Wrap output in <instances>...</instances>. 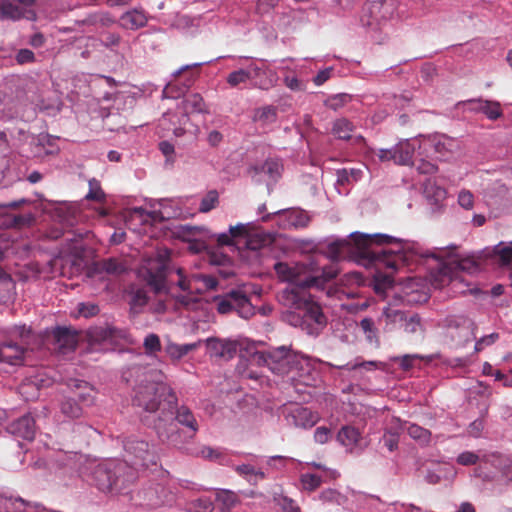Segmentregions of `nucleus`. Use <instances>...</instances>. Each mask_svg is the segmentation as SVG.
<instances>
[{"mask_svg": "<svg viewBox=\"0 0 512 512\" xmlns=\"http://www.w3.org/2000/svg\"><path fill=\"white\" fill-rule=\"evenodd\" d=\"M319 499L323 503L336 504L343 506L347 503V497L333 488H327L319 494Z\"/></svg>", "mask_w": 512, "mask_h": 512, "instance_id": "obj_40", "label": "nucleus"}, {"mask_svg": "<svg viewBox=\"0 0 512 512\" xmlns=\"http://www.w3.org/2000/svg\"><path fill=\"white\" fill-rule=\"evenodd\" d=\"M406 430L408 435L421 445H428L431 441V432L417 424H409Z\"/></svg>", "mask_w": 512, "mask_h": 512, "instance_id": "obj_39", "label": "nucleus"}, {"mask_svg": "<svg viewBox=\"0 0 512 512\" xmlns=\"http://www.w3.org/2000/svg\"><path fill=\"white\" fill-rule=\"evenodd\" d=\"M169 200H149V209L142 206L136 207L130 204V232L139 237L143 234L141 243L135 242L133 247L130 245V260L135 257L131 253L135 250L138 255L142 256V263L138 269V276L147 283L154 293L171 294L176 304L183 307H190L195 303L196 299L191 294H172L171 286L174 284L172 276L176 274L179 279L175 284L183 291L189 289L185 281L183 270L175 268L170 259V251L165 247H154L151 243V251H143V246L152 242L151 235L148 230L152 224L168 220L175 216V212L170 210L168 206Z\"/></svg>", "mask_w": 512, "mask_h": 512, "instance_id": "obj_2", "label": "nucleus"}, {"mask_svg": "<svg viewBox=\"0 0 512 512\" xmlns=\"http://www.w3.org/2000/svg\"><path fill=\"white\" fill-rule=\"evenodd\" d=\"M197 347L198 343L180 345L170 342L165 346V352L171 359L180 360L182 357L187 355L190 351L195 350Z\"/></svg>", "mask_w": 512, "mask_h": 512, "instance_id": "obj_35", "label": "nucleus"}, {"mask_svg": "<svg viewBox=\"0 0 512 512\" xmlns=\"http://www.w3.org/2000/svg\"><path fill=\"white\" fill-rule=\"evenodd\" d=\"M131 455L133 459H130V470L140 471L157 465V455L153 446L145 440L130 442Z\"/></svg>", "mask_w": 512, "mask_h": 512, "instance_id": "obj_13", "label": "nucleus"}, {"mask_svg": "<svg viewBox=\"0 0 512 512\" xmlns=\"http://www.w3.org/2000/svg\"><path fill=\"white\" fill-rule=\"evenodd\" d=\"M499 338H500V335L497 332H493L488 335H484L480 338L476 337V339H474L475 340L474 352L479 353V352L483 351L485 348L496 343L499 340Z\"/></svg>", "mask_w": 512, "mask_h": 512, "instance_id": "obj_51", "label": "nucleus"}, {"mask_svg": "<svg viewBox=\"0 0 512 512\" xmlns=\"http://www.w3.org/2000/svg\"><path fill=\"white\" fill-rule=\"evenodd\" d=\"M448 335L459 346L476 339V323L466 316H452L446 320Z\"/></svg>", "mask_w": 512, "mask_h": 512, "instance_id": "obj_10", "label": "nucleus"}, {"mask_svg": "<svg viewBox=\"0 0 512 512\" xmlns=\"http://www.w3.org/2000/svg\"><path fill=\"white\" fill-rule=\"evenodd\" d=\"M275 500L284 512H300V508L296 502L287 496H279L275 498Z\"/></svg>", "mask_w": 512, "mask_h": 512, "instance_id": "obj_61", "label": "nucleus"}, {"mask_svg": "<svg viewBox=\"0 0 512 512\" xmlns=\"http://www.w3.org/2000/svg\"><path fill=\"white\" fill-rule=\"evenodd\" d=\"M383 446L386 447L389 452H394L398 448L399 435L391 431H386L381 439Z\"/></svg>", "mask_w": 512, "mask_h": 512, "instance_id": "obj_60", "label": "nucleus"}, {"mask_svg": "<svg viewBox=\"0 0 512 512\" xmlns=\"http://www.w3.org/2000/svg\"><path fill=\"white\" fill-rule=\"evenodd\" d=\"M168 493L163 485L152 483L149 486L138 491L137 494L130 495V500H135L137 505L148 508H157L168 501Z\"/></svg>", "mask_w": 512, "mask_h": 512, "instance_id": "obj_17", "label": "nucleus"}, {"mask_svg": "<svg viewBox=\"0 0 512 512\" xmlns=\"http://www.w3.org/2000/svg\"><path fill=\"white\" fill-rule=\"evenodd\" d=\"M355 129L353 123L347 118H339L333 122L332 134L340 140L352 139V133Z\"/></svg>", "mask_w": 512, "mask_h": 512, "instance_id": "obj_32", "label": "nucleus"}, {"mask_svg": "<svg viewBox=\"0 0 512 512\" xmlns=\"http://www.w3.org/2000/svg\"><path fill=\"white\" fill-rule=\"evenodd\" d=\"M147 16L142 10H130V29H138L146 25Z\"/></svg>", "mask_w": 512, "mask_h": 512, "instance_id": "obj_58", "label": "nucleus"}, {"mask_svg": "<svg viewBox=\"0 0 512 512\" xmlns=\"http://www.w3.org/2000/svg\"><path fill=\"white\" fill-rule=\"evenodd\" d=\"M183 105L187 113H205L207 111L204 99L197 93L188 95L183 100Z\"/></svg>", "mask_w": 512, "mask_h": 512, "instance_id": "obj_37", "label": "nucleus"}, {"mask_svg": "<svg viewBox=\"0 0 512 512\" xmlns=\"http://www.w3.org/2000/svg\"><path fill=\"white\" fill-rule=\"evenodd\" d=\"M195 79V74H191L186 80L181 88H176V86L172 83H168L163 91H162V97L163 98H172L177 99L184 95L185 91L191 86Z\"/></svg>", "mask_w": 512, "mask_h": 512, "instance_id": "obj_38", "label": "nucleus"}, {"mask_svg": "<svg viewBox=\"0 0 512 512\" xmlns=\"http://www.w3.org/2000/svg\"><path fill=\"white\" fill-rule=\"evenodd\" d=\"M155 89V86L151 83L142 84L141 86L130 85V99H146L153 94Z\"/></svg>", "mask_w": 512, "mask_h": 512, "instance_id": "obj_47", "label": "nucleus"}, {"mask_svg": "<svg viewBox=\"0 0 512 512\" xmlns=\"http://www.w3.org/2000/svg\"><path fill=\"white\" fill-rule=\"evenodd\" d=\"M309 220V216L303 210L288 211L289 224L296 228L307 226Z\"/></svg>", "mask_w": 512, "mask_h": 512, "instance_id": "obj_55", "label": "nucleus"}, {"mask_svg": "<svg viewBox=\"0 0 512 512\" xmlns=\"http://www.w3.org/2000/svg\"><path fill=\"white\" fill-rule=\"evenodd\" d=\"M31 221L30 215H14L0 211V227L21 228Z\"/></svg>", "mask_w": 512, "mask_h": 512, "instance_id": "obj_34", "label": "nucleus"}, {"mask_svg": "<svg viewBox=\"0 0 512 512\" xmlns=\"http://www.w3.org/2000/svg\"><path fill=\"white\" fill-rule=\"evenodd\" d=\"M7 431L16 437L32 441L36 433L35 420L30 414L23 415L10 422Z\"/></svg>", "mask_w": 512, "mask_h": 512, "instance_id": "obj_19", "label": "nucleus"}, {"mask_svg": "<svg viewBox=\"0 0 512 512\" xmlns=\"http://www.w3.org/2000/svg\"><path fill=\"white\" fill-rule=\"evenodd\" d=\"M234 470L244 478L250 485H257L260 481L267 478V473L260 468H256L251 463L237 465Z\"/></svg>", "mask_w": 512, "mask_h": 512, "instance_id": "obj_28", "label": "nucleus"}, {"mask_svg": "<svg viewBox=\"0 0 512 512\" xmlns=\"http://www.w3.org/2000/svg\"><path fill=\"white\" fill-rule=\"evenodd\" d=\"M174 420L178 425L182 426L190 438H193L199 431L200 425L194 412L185 404L179 405L178 397L175 393V405L171 409L168 406L161 409L156 430L159 438L171 444L176 443V438L179 437V430H172L169 432L166 428H162L161 423L166 419Z\"/></svg>", "mask_w": 512, "mask_h": 512, "instance_id": "obj_6", "label": "nucleus"}, {"mask_svg": "<svg viewBox=\"0 0 512 512\" xmlns=\"http://www.w3.org/2000/svg\"><path fill=\"white\" fill-rule=\"evenodd\" d=\"M248 81H250L249 74L245 68L232 71L226 78V82L231 88L239 87L242 84L245 85Z\"/></svg>", "mask_w": 512, "mask_h": 512, "instance_id": "obj_44", "label": "nucleus"}, {"mask_svg": "<svg viewBox=\"0 0 512 512\" xmlns=\"http://www.w3.org/2000/svg\"><path fill=\"white\" fill-rule=\"evenodd\" d=\"M219 194L216 190H210L202 199L199 206V211L207 213L215 208L218 203Z\"/></svg>", "mask_w": 512, "mask_h": 512, "instance_id": "obj_54", "label": "nucleus"}, {"mask_svg": "<svg viewBox=\"0 0 512 512\" xmlns=\"http://www.w3.org/2000/svg\"><path fill=\"white\" fill-rule=\"evenodd\" d=\"M289 461H294V459L283 455H273L266 457L265 463L268 469L284 471Z\"/></svg>", "mask_w": 512, "mask_h": 512, "instance_id": "obj_45", "label": "nucleus"}, {"mask_svg": "<svg viewBox=\"0 0 512 512\" xmlns=\"http://www.w3.org/2000/svg\"><path fill=\"white\" fill-rule=\"evenodd\" d=\"M390 5L383 0H368L363 8L361 23L365 27L375 29L390 17Z\"/></svg>", "mask_w": 512, "mask_h": 512, "instance_id": "obj_14", "label": "nucleus"}, {"mask_svg": "<svg viewBox=\"0 0 512 512\" xmlns=\"http://www.w3.org/2000/svg\"><path fill=\"white\" fill-rule=\"evenodd\" d=\"M297 353L290 346L282 345L256 352L253 358L259 365L267 366L272 373L285 375L290 373Z\"/></svg>", "mask_w": 512, "mask_h": 512, "instance_id": "obj_7", "label": "nucleus"}, {"mask_svg": "<svg viewBox=\"0 0 512 512\" xmlns=\"http://www.w3.org/2000/svg\"><path fill=\"white\" fill-rule=\"evenodd\" d=\"M408 251L435 261V266L430 268L435 288L440 289L449 285L462 271L472 273L478 269V264L474 260L462 259L454 251L433 248L419 252L408 242L383 233L367 234L355 231L345 238H333L327 244V255L333 261L354 258L367 261L369 264L383 265L392 271L398 269L399 261L409 260Z\"/></svg>", "mask_w": 512, "mask_h": 512, "instance_id": "obj_1", "label": "nucleus"}, {"mask_svg": "<svg viewBox=\"0 0 512 512\" xmlns=\"http://www.w3.org/2000/svg\"><path fill=\"white\" fill-rule=\"evenodd\" d=\"M277 109L271 105L260 107L255 110L253 121L266 130L277 121Z\"/></svg>", "mask_w": 512, "mask_h": 512, "instance_id": "obj_30", "label": "nucleus"}, {"mask_svg": "<svg viewBox=\"0 0 512 512\" xmlns=\"http://www.w3.org/2000/svg\"><path fill=\"white\" fill-rule=\"evenodd\" d=\"M61 413L70 419L82 416L83 410L74 397H65L60 403Z\"/></svg>", "mask_w": 512, "mask_h": 512, "instance_id": "obj_36", "label": "nucleus"}, {"mask_svg": "<svg viewBox=\"0 0 512 512\" xmlns=\"http://www.w3.org/2000/svg\"><path fill=\"white\" fill-rule=\"evenodd\" d=\"M274 269L278 276L288 283L279 294V301L289 309L285 315L286 321L294 327H300L309 335H318L326 325L327 319L321 306L307 288L323 287L336 278L337 265H320L316 260L308 258L304 262L294 264L277 262Z\"/></svg>", "mask_w": 512, "mask_h": 512, "instance_id": "obj_3", "label": "nucleus"}, {"mask_svg": "<svg viewBox=\"0 0 512 512\" xmlns=\"http://www.w3.org/2000/svg\"><path fill=\"white\" fill-rule=\"evenodd\" d=\"M395 163L400 165H409L413 157V149L409 143H401L394 146Z\"/></svg>", "mask_w": 512, "mask_h": 512, "instance_id": "obj_41", "label": "nucleus"}, {"mask_svg": "<svg viewBox=\"0 0 512 512\" xmlns=\"http://www.w3.org/2000/svg\"><path fill=\"white\" fill-rule=\"evenodd\" d=\"M315 364L316 362L312 358L297 353L290 371L293 373L291 378L306 387L315 386L319 377Z\"/></svg>", "mask_w": 512, "mask_h": 512, "instance_id": "obj_12", "label": "nucleus"}, {"mask_svg": "<svg viewBox=\"0 0 512 512\" xmlns=\"http://www.w3.org/2000/svg\"><path fill=\"white\" fill-rule=\"evenodd\" d=\"M283 170L282 160L277 157H270L263 163L252 165L249 168V173L252 177H258V181H266L269 186L275 184L281 178Z\"/></svg>", "mask_w": 512, "mask_h": 512, "instance_id": "obj_16", "label": "nucleus"}, {"mask_svg": "<svg viewBox=\"0 0 512 512\" xmlns=\"http://www.w3.org/2000/svg\"><path fill=\"white\" fill-rule=\"evenodd\" d=\"M76 387L80 390L77 394L78 399L86 405L92 404L94 399L93 389L88 385V383L81 382L76 385Z\"/></svg>", "mask_w": 512, "mask_h": 512, "instance_id": "obj_57", "label": "nucleus"}, {"mask_svg": "<svg viewBox=\"0 0 512 512\" xmlns=\"http://www.w3.org/2000/svg\"><path fill=\"white\" fill-rule=\"evenodd\" d=\"M207 348L211 357L229 360L237 353V345L232 341L208 339Z\"/></svg>", "mask_w": 512, "mask_h": 512, "instance_id": "obj_25", "label": "nucleus"}, {"mask_svg": "<svg viewBox=\"0 0 512 512\" xmlns=\"http://www.w3.org/2000/svg\"><path fill=\"white\" fill-rule=\"evenodd\" d=\"M406 333L415 334L423 331V325L421 317L417 313L409 314L405 316L402 328Z\"/></svg>", "mask_w": 512, "mask_h": 512, "instance_id": "obj_42", "label": "nucleus"}, {"mask_svg": "<svg viewBox=\"0 0 512 512\" xmlns=\"http://www.w3.org/2000/svg\"><path fill=\"white\" fill-rule=\"evenodd\" d=\"M136 384L133 388V405L149 413H155L163 407L169 409L175 405V391L165 382V375L155 368L135 371Z\"/></svg>", "mask_w": 512, "mask_h": 512, "instance_id": "obj_4", "label": "nucleus"}, {"mask_svg": "<svg viewBox=\"0 0 512 512\" xmlns=\"http://www.w3.org/2000/svg\"><path fill=\"white\" fill-rule=\"evenodd\" d=\"M336 440L347 453L354 455L362 454L367 447L359 429L351 425L342 426L336 435Z\"/></svg>", "mask_w": 512, "mask_h": 512, "instance_id": "obj_18", "label": "nucleus"}, {"mask_svg": "<svg viewBox=\"0 0 512 512\" xmlns=\"http://www.w3.org/2000/svg\"><path fill=\"white\" fill-rule=\"evenodd\" d=\"M89 192L86 195V198L88 200H94V201H102L104 199V192L102 191L101 187L99 186V183L95 180H91L89 182Z\"/></svg>", "mask_w": 512, "mask_h": 512, "instance_id": "obj_62", "label": "nucleus"}, {"mask_svg": "<svg viewBox=\"0 0 512 512\" xmlns=\"http://www.w3.org/2000/svg\"><path fill=\"white\" fill-rule=\"evenodd\" d=\"M300 483L304 490L312 492L322 483V478L316 474L304 473L300 476Z\"/></svg>", "mask_w": 512, "mask_h": 512, "instance_id": "obj_49", "label": "nucleus"}, {"mask_svg": "<svg viewBox=\"0 0 512 512\" xmlns=\"http://www.w3.org/2000/svg\"><path fill=\"white\" fill-rule=\"evenodd\" d=\"M37 0H0V20H35L33 6Z\"/></svg>", "mask_w": 512, "mask_h": 512, "instance_id": "obj_11", "label": "nucleus"}, {"mask_svg": "<svg viewBox=\"0 0 512 512\" xmlns=\"http://www.w3.org/2000/svg\"><path fill=\"white\" fill-rule=\"evenodd\" d=\"M100 309L98 305L94 303H80L78 305V312L85 318L93 317L99 313Z\"/></svg>", "mask_w": 512, "mask_h": 512, "instance_id": "obj_64", "label": "nucleus"}, {"mask_svg": "<svg viewBox=\"0 0 512 512\" xmlns=\"http://www.w3.org/2000/svg\"><path fill=\"white\" fill-rule=\"evenodd\" d=\"M350 100L351 96L349 94L339 93L329 96L324 101V105L333 111H337L344 107Z\"/></svg>", "mask_w": 512, "mask_h": 512, "instance_id": "obj_43", "label": "nucleus"}, {"mask_svg": "<svg viewBox=\"0 0 512 512\" xmlns=\"http://www.w3.org/2000/svg\"><path fill=\"white\" fill-rule=\"evenodd\" d=\"M214 302L220 314L235 312L243 319H249L255 314V307L246 292L239 288L231 289L223 295L216 296Z\"/></svg>", "mask_w": 512, "mask_h": 512, "instance_id": "obj_8", "label": "nucleus"}, {"mask_svg": "<svg viewBox=\"0 0 512 512\" xmlns=\"http://www.w3.org/2000/svg\"><path fill=\"white\" fill-rule=\"evenodd\" d=\"M422 359H424V357L419 354H406V355L399 357V365H400L401 369L408 371L414 367L416 360H422Z\"/></svg>", "mask_w": 512, "mask_h": 512, "instance_id": "obj_63", "label": "nucleus"}, {"mask_svg": "<svg viewBox=\"0 0 512 512\" xmlns=\"http://www.w3.org/2000/svg\"><path fill=\"white\" fill-rule=\"evenodd\" d=\"M407 312L399 309L385 307L379 318V324L385 332L401 329Z\"/></svg>", "mask_w": 512, "mask_h": 512, "instance_id": "obj_24", "label": "nucleus"}, {"mask_svg": "<svg viewBox=\"0 0 512 512\" xmlns=\"http://www.w3.org/2000/svg\"><path fill=\"white\" fill-rule=\"evenodd\" d=\"M287 421L295 427L309 429L317 424L319 415L307 407L297 406L289 411Z\"/></svg>", "mask_w": 512, "mask_h": 512, "instance_id": "obj_20", "label": "nucleus"}, {"mask_svg": "<svg viewBox=\"0 0 512 512\" xmlns=\"http://www.w3.org/2000/svg\"><path fill=\"white\" fill-rule=\"evenodd\" d=\"M25 352L24 345L7 340L0 345V362L19 365L23 362Z\"/></svg>", "mask_w": 512, "mask_h": 512, "instance_id": "obj_21", "label": "nucleus"}, {"mask_svg": "<svg viewBox=\"0 0 512 512\" xmlns=\"http://www.w3.org/2000/svg\"><path fill=\"white\" fill-rule=\"evenodd\" d=\"M497 462L498 464L493 463V465L499 469L501 476L506 482H512V461L508 458H498Z\"/></svg>", "mask_w": 512, "mask_h": 512, "instance_id": "obj_56", "label": "nucleus"}, {"mask_svg": "<svg viewBox=\"0 0 512 512\" xmlns=\"http://www.w3.org/2000/svg\"><path fill=\"white\" fill-rule=\"evenodd\" d=\"M92 342L116 344L118 339L124 338V332L110 325L96 326L88 331Z\"/></svg>", "mask_w": 512, "mask_h": 512, "instance_id": "obj_22", "label": "nucleus"}, {"mask_svg": "<svg viewBox=\"0 0 512 512\" xmlns=\"http://www.w3.org/2000/svg\"><path fill=\"white\" fill-rule=\"evenodd\" d=\"M479 460L480 456L473 451H463L456 458V462L462 466L476 465Z\"/></svg>", "mask_w": 512, "mask_h": 512, "instance_id": "obj_59", "label": "nucleus"}, {"mask_svg": "<svg viewBox=\"0 0 512 512\" xmlns=\"http://www.w3.org/2000/svg\"><path fill=\"white\" fill-rule=\"evenodd\" d=\"M201 230L204 232V235L208 237L209 239H214L218 246H233L235 245L229 231L222 232V233H213L209 231L208 229L201 228Z\"/></svg>", "mask_w": 512, "mask_h": 512, "instance_id": "obj_52", "label": "nucleus"}, {"mask_svg": "<svg viewBox=\"0 0 512 512\" xmlns=\"http://www.w3.org/2000/svg\"><path fill=\"white\" fill-rule=\"evenodd\" d=\"M52 238L63 237V241L65 242V247L63 248L65 252L72 254L74 256H78L83 251L82 240L83 234L77 233L75 231H66L64 233H51Z\"/></svg>", "mask_w": 512, "mask_h": 512, "instance_id": "obj_27", "label": "nucleus"}, {"mask_svg": "<svg viewBox=\"0 0 512 512\" xmlns=\"http://www.w3.org/2000/svg\"><path fill=\"white\" fill-rule=\"evenodd\" d=\"M223 58H232V59H238V60H243V59L248 60V59H251V57H249V56H233V55L219 56V57H217L216 59H213V60H209V61H205V62H196V63H192V64L183 65L182 67H180L179 69L174 71L172 73V76L173 77H177L180 74H182L184 71H187V70H189L191 68H196V67L203 66L205 64H210V63H212L214 61H217V60H220V59H223Z\"/></svg>", "mask_w": 512, "mask_h": 512, "instance_id": "obj_50", "label": "nucleus"}, {"mask_svg": "<svg viewBox=\"0 0 512 512\" xmlns=\"http://www.w3.org/2000/svg\"><path fill=\"white\" fill-rule=\"evenodd\" d=\"M53 337L62 349L74 350L77 346L78 336L76 331L67 327H57L53 332Z\"/></svg>", "mask_w": 512, "mask_h": 512, "instance_id": "obj_29", "label": "nucleus"}, {"mask_svg": "<svg viewBox=\"0 0 512 512\" xmlns=\"http://www.w3.org/2000/svg\"><path fill=\"white\" fill-rule=\"evenodd\" d=\"M149 296L144 289H136L130 285V313H140L147 306Z\"/></svg>", "mask_w": 512, "mask_h": 512, "instance_id": "obj_33", "label": "nucleus"}, {"mask_svg": "<svg viewBox=\"0 0 512 512\" xmlns=\"http://www.w3.org/2000/svg\"><path fill=\"white\" fill-rule=\"evenodd\" d=\"M128 272L127 260L123 257H109L93 262L87 275L92 281L104 284L111 292L126 291L125 278Z\"/></svg>", "mask_w": 512, "mask_h": 512, "instance_id": "obj_5", "label": "nucleus"}, {"mask_svg": "<svg viewBox=\"0 0 512 512\" xmlns=\"http://www.w3.org/2000/svg\"><path fill=\"white\" fill-rule=\"evenodd\" d=\"M359 327L365 334L368 342L373 343V342L378 341L377 328L375 327V323L372 318H370V317L363 318L359 323Z\"/></svg>", "mask_w": 512, "mask_h": 512, "instance_id": "obj_46", "label": "nucleus"}, {"mask_svg": "<svg viewBox=\"0 0 512 512\" xmlns=\"http://www.w3.org/2000/svg\"><path fill=\"white\" fill-rule=\"evenodd\" d=\"M456 109L462 110L463 112L482 113L492 121L499 119L503 115L499 102L482 98L459 101L456 104Z\"/></svg>", "mask_w": 512, "mask_h": 512, "instance_id": "obj_15", "label": "nucleus"}, {"mask_svg": "<svg viewBox=\"0 0 512 512\" xmlns=\"http://www.w3.org/2000/svg\"><path fill=\"white\" fill-rule=\"evenodd\" d=\"M333 12L337 16H345L354 8L355 0H330Z\"/></svg>", "mask_w": 512, "mask_h": 512, "instance_id": "obj_53", "label": "nucleus"}, {"mask_svg": "<svg viewBox=\"0 0 512 512\" xmlns=\"http://www.w3.org/2000/svg\"><path fill=\"white\" fill-rule=\"evenodd\" d=\"M143 346L147 355H154L161 351L162 348L160 338L155 333H149L146 335L143 341Z\"/></svg>", "mask_w": 512, "mask_h": 512, "instance_id": "obj_48", "label": "nucleus"}, {"mask_svg": "<svg viewBox=\"0 0 512 512\" xmlns=\"http://www.w3.org/2000/svg\"><path fill=\"white\" fill-rule=\"evenodd\" d=\"M122 469L114 462L102 463L92 472L93 484L102 492L119 493V473Z\"/></svg>", "mask_w": 512, "mask_h": 512, "instance_id": "obj_9", "label": "nucleus"}, {"mask_svg": "<svg viewBox=\"0 0 512 512\" xmlns=\"http://www.w3.org/2000/svg\"><path fill=\"white\" fill-rule=\"evenodd\" d=\"M336 182L335 186L351 185L363 177V170L361 168H342L336 171Z\"/></svg>", "mask_w": 512, "mask_h": 512, "instance_id": "obj_31", "label": "nucleus"}, {"mask_svg": "<svg viewBox=\"0 0 512 512\" xmlns=\"http://www.w3.org/2000/svg\"><path fill=\"white\" fill-rule=\"evenodd\" d=\"M435 153L439 158L446 160L459 148L458 141L444 134H435L430 139Z\"/></svg>", "mask_w": 512, "mask_h": 512, "instance_id": "obj_23", "label": "nucleus"}, {"mask_svg": "<svg viewBox=\"0 0 512 512\" xmlns=\"http://www.w3.org/2000/svg\"><path fill=\"white\" fill-rule=\"evenodd\" d=\"M249 226L250 223H238L235 226H230L228 231L234 241V243L245 240L247 249L257 251L262 247V240H255L249 238Z\"/></svg>", "mask_w": 512, "mask_h": 512, "instance_id": "obj_26", "label": "nucleus"}]
</instances>
